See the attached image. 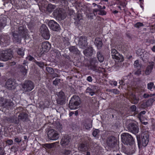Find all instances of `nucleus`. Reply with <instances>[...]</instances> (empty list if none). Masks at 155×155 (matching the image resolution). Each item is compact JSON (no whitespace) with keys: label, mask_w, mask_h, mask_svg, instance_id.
<instances>
[{"label":"nucleus","mask_w":155,"mask_h":155,"mask_svg":"<svg viewBox=\"0 0 155 155\" xmlns=\"http://www.w3.org/2000/svg\"><path fill=\"white\" fill-rule=\"evenodd\" d=\"M48 136L50 139L56 140L59 137V134L58 132L54 129L49 130L48 132Z\"/></svg>","instance_id":"obj_6"},{"label":"nucleus","mask_w":155,"mask_h":155,"mask_svg":"<svg viewBox=\"0 0 155 155\" xmlns=\"http://www.w3.org/2000/svg\"><path fill=\"white\" fill-rule=\"evenodd\" d=\"M88 148L86 145L84 144H81L78 147V150H79L85 152L87 150Z\"/></svg>","instance_id":"obj_30"},{"label":"nucleus","mask_w":155,"mask_h":155,"mask_svg":"<svg viewBox=\"0 0 155 155\" xmlns=\"http://www.w3.org/2000/svg\"><path fill=\"white\" fill-rule=\"evenodd\" d=\"M143 97L145 98H147L149 97H150V94L145 93L143 95Z\"/></svg>","instance_id":"obj_61"},{"label":"nucleus","mask_w":155,"mask_h":155,"mask_svg":"<svg viewBox=\"0 0 155 155\" xmlns=\"http://www.w3.org/2000/svg\"><path fill=\"white\" fill-rule=\"evenodd\" d=\"M146 112L145 110L141 111L137 115V117L139 120H141L143 117V115L146 114Z\"/></svg>","instance_id":"obj_42"},{"label":"nucleus","mask_w":155,"mask_h":155,"mask_svg":"<svg viewBox=\"0 0 155 155\" xmlns=\"http://www.w3.org/2000/svg\"><path fill=\"white\" fill-rule=\"evenodd\" d=\"M134 66L135 68L137 69L140 68L141 66V65L139 64V61L138 60H137L134 61Z\"/></svg>","instance_id":"obj_43"},{"label":"nucleus","mask_w":155,"mask_h":155,"mask_svg":"<svg viewBox=\"0 0 155 155\" xmlns=\"http://www.w3.org/2000/svg\"><path fill=\"white\" fill-rule=\"evenodd\" d=\"M141 71L139 68L138 69V70L135 71L134 74L137 76H139L141 74Z\"/></svg>","instance_id":"obj_54"},{"label":"nucleus","mask_w":155,"mask_h":155,"mask_svg":"<svg viewBox=\"0 0 155 155\" xmlns=\"http://www.w3.org/2000/svg\"><path fill=\"white\" fill-rule=\"evenodd\" d=\"M22 86L23 91L25 92L31 91L34 87L33 83L31 81H25Z\"/></svg>","instance_id":"obj_5"},{"label":"nucleus","mask_w":155,"mask_h":155,"mask_svg":"<svg viewBox=\"0 0 155 155\" xmlns=\"http://www.w3.org/2000/svg\"><path fill=\"white\" fill-rule=\"evenodd\" d=\"M117 140L114 137L111 136L108 137L107 140V144L110 148H114L117 144Z\"/></svg>","instance_id":"obj_7"},{"label":"nucleus","mask_w":155,"mask_h":155,"mask_svg":"<svg viewBox=\"0 0 155 155\" xmlns=\"http://www.w3.org/2000/svg\"><path fill=\"white\" fill-rule=\"evenodd\" d=\"M34 26V24L32 22H30L28 25V27L30 28H31Z\"/></svg>","instance_id":"obj_63"},{"label":"nucleus","mask_w":155,"mask_h":155,"mask_svg":"<svg viewBox=\"0 0 155 155\" xmlns=\"http://www.w3.org/2000/svg\"><path fill=\"white\" fill-rule=\"evenodd\" d=\"M35 63L41 68H43L44 66L45 63L42 61H38L36 60H34Z\"/></svg>","instance_id":"obj_38"},{"label":"nucleus","mask_w":155,"mask_h":155,"mask_svg":"<svg viewBox=\"0 0 155 155\" xmlns=\"http://www.w3.org/2000/svg\"><path fill=\"white\" fill-rule=\"evenodd\" d=\"M132 103L134 104H137L138 101L139 99L137 98L135 96H134L132 99Z\"/></svg>","instance_id":"obj_46"},{"label":"nucleus","mask_w":155,"mask_h":155,"mask_svg":"<svg viewBox=\"0 0 155 155\" xmlns=\"http://www.w3.org/2000/svg\"><path fill=\"white\" fill-rule=\"evenodd\" d=\"M46 69L48 72L50 74H52L54 73V71L51 68L47 67Z\"/></svg>","instance_id":"obj_44"},{"label":"nucleus","mask_w":155,"mask_h":155,"mask_svg":"<svg viewBox=\"0 0 155 155\" xmlns=\"http://www.w3.org/2000/svg\"><path fill=\"white\" fill-rule=\"evenodd\" d=\"M97 8L94 9L93 10V13L94 14V15L95 16L96 15H97V14H95V12H99V11L101 9H102V7L101 6L99 5H97Z\"/></svg>","instance_id":"obj_39"},{"label":"nucleus","mask_w":155,"mask_h":155,"mask_svg":"<svg viewBox=\"0 0 155 155\" xmlns=\"http://www.w3.org/2000/svg\"><path fill=\"white\" fill-rule=\"evenodd\" d=\"M12 51L11 50L5 51L0 55V60L6 61L11 59L13 57Z\"/></svg>","instance_id":"obj_4"},{"label":"nucleus","mask_w":155,"mask_h":155,"mask_svg":"<svg viewBox=\"0 0 155 155\" xmlns=\"http://www.w3.org/2000/svg\"><path fill=\"white\" fill-rule=\"evenodd\" d=\"M18 118L20 120L25 121L28 118V114L25 112L21 113L18 115Z\"/></svg>","instance_id":"obj_25"},{"label":"nucleus","mask_w":155,"mask_h":155,"mask_svg":"<svg viewBox=\"0 0 155 155\" xmlns=\"http://www.w3.org/2000/svg\"><path fill=\"white\" fill-rule=\"evenodd\" d=\"M14 140L15 142L19 143L21 142V138H18L17 137H15Z\"/></svg>","instance_id":"obj_53"},{"label":"nucleus","mask_w":155,"mask_h":155,"mask_svg":"<svg viewBox=\"0 0 155 155\" xmlns=\"http://www.w3.org/2000/svg\"><path fill=\"white\" fill-rule=\"evenodd\" d=\"M27 63L26 61H24L23 64V65H21L19 67V68L21 71L24 75H25L27 72L28 70V67L27 65H26Z\"/></svg>","instance_id":"obj_19"},{"label":"nucleus","mask_w":155,"mask_h":155,"mask_svg":"<svg viewBox=\"0 0 155 155\" xmlns=\"http://www.w3.org/2000/svg\"><path fill=\"white\" fill-rule=\"evenodd\" d=\"M25 49L23 48H18L17 50V52L18 55L23 56L24 55V51Z\"/></svg>","instance_id":"obj_33"},{"label":"nucleus","mask_w":155,"mask_h":155,"mask_svg":"<svg viewBox=\"0 0 155 155\" xmlns=\"http://www.w3.org/2000/svg\"><path fill=\"white\" fill-rule=\"evenodd\" d=\"M40 31L42 36L46 40H48L50 37V35L47 26L44 24L41 26Z\"/></svg>","instance_id":"obj_3"},{"label":"nucleus","mask_w":155,"mask_h":155,"mask_svg":"<svg viewBox=\"0 0 155 155\" xmlns=\"http://www.w3.org/2000/svg\"><path fill=\"white\" fill-rule=\"evenodd\" d=\"M5 86L7 89L9 90H12L15 89L16 84L14 80L9 79L6 81Z\"/></svg>","instance_id":"obj_11"},{"label":"nucleus","mask_w":155,"mask_h":155,"mask_svg":"<svg viewBox=\"0 0 155 155\" xmlns=\"http://www.w3.org/2000/svg\"><path fill=\"white\" fill-rule=\"evenodd\" d=\"M13 28H12V34L13 36V39L14 41L17 42H20L21 41V39L19 38V35L18 34L15 32V31H13Z\"/></svg>","instance_id":"obj_24"},{"label":"nucleus","mask_w":155,"mask_h":155,"mask_svg":"<svg viewBox=\"0 0 155 155\" xmlns=\"http://www.w3.org/2000/svg\"><path fill=\"white\" fill-rule=\"evenodd\" d=\"M87 39L84 36H81L79 38L78 45L82 49H85L87 46Z\"/></svg>","instance_id":"obj_12"},{"label":"nucleus","mask_w":155,"mask_h":155,"mask_svg":"<svg viewBox=\"0 0 155 155\" xmlns=\"http://www.w3.org/2000/svg\"><path fill=\"white\" fill-rule=\"evenodd\" d=\"M58 98H65V94L64 92L61 91L59 92L58 94Z\"/></svg>","instance_id":"obj_41"},{"label":"nucleus","mask_w":155,"mask_h":155,"mask_svg":"<svg viewBox=\"0 0 155 155\" xmlns=\"http://www.w3.org/2000/svg\"><path fill=\"white\" fill-rule=\"evenodd\" d=\"M149 54L147 52H144L143 54L142 57L143 60V61H146L149 58Z\"/></svg>","instance_id":"obj_37"},{"label":"nucleus","mask_w":155,"mask_h":155,"mask_svg":"<svg viewBox=\"0 0 155 155\" xmlns=\"http://www.w3.org/2000/svg\"><path fill=\"white\" fill-rule=\"evenodd\" d=\"M71 153V150L66 149H62L61 151V153L62 155H68Z\"/></svg>","instance_id":"obj_34"},{"label":"nucleus","mask_w":155,"mask_h":155,"mask_svg":"<svg viewBox=\"0 0 155 155\" xmlns=\"http://www.w3.org/2000/svg\"><path fill=\"white\" fill-rule=\"evenodd\" d=\"M86 92L87 93H89L91 96H93L95 94L94 90L89 87L87 88Z\"/></svg>","instance_id":"obj_32"},{"label":"nucleus","mask_w":155,"mask_h":155,"mask_svg":"<svg viewBox=\"0 0 155 155\" xmlns=\"http://www.w3.org/2000/svg\"><path fill=\"white\" fill-rule=\"evenodd\" d=\"M93 51L94 49L92 47H89L83 51V53L86 56H91L93 55Z\"/></svg>","instance_id":"obj_21"},{"label":"nucleus","mask_w":155,"mask_h":155,"mask_svg":"<svg viewBox=\"0 0 155 155\" xmlns=\"http://www.w3.org/2000/svg\"><path fill=\"white\" fill-rule=\"evenodd\" d=\"M64 11L61 8H57L53 12L54 16L60 19H63L64 18Z\"/></svg>","instance_id":"obj_9"},{"label":"nucleus","mask_w":155,"mask_h":155,"mask_svg":"<svg viewBox=\"0 0 155 155\" xmlns=\"http://www.w3.org/2000/svg\"><path fill=\"white\" fill-rule=\"evenodd\" d=\"M109 91L116 94H119L120 93V92L119 91H118L117 89H115L110 90Z\"/></svg>","instance_id":"obj_50"},{"label":"nucleus","mask_w":155,"mask_h":155,"mask_svg":"<svg viewBox=\"0 0 155 155\" xmlns=\"http://www.w3.org/2000/svg\"><path fill=\"white\" fill-rule=\"evenodd\" d=\"M122 142L125 145H132L135 144V141L133 137L127 133H123L121 135Z\"/></svg>","instance_id":"obj_1"},{"label":"nucleus","mask_w":155,"mask_h":155,"mask_svg":"<svg viewBox=\"0 0 155 155\" xmlns=\"http://www.w3.org/2000/svg\"><path fill=\"white\" fill-rule=\"evenodd\" d=\"M154 86L153 82H150L147 84V89L151 90Z\"/></svg>","instance_id":"obj_48"},{"label":"nucleus","mask_w":155,"mask_h":155,"mask_svg":"<svg viewBox=\"0 0 155 155\" xmlns=\"http://www.w3.org/2000/svg\"><path fill=\"white\" fill-rule=\"evenodd\" d=\"M28 57L29 61H32L33 60H35L34 58L31 56L30 55Z\"/></svg>","instance_id":"obj_64"},{"label":"nucleus","mask_w":155,"mask_h":155,"mask_svg":"<svg viewBox=\"0 0 155 155\" xmlns=\"http://www.w3.org/2000/svg\"><path fill=\"white\" fill-rule=\"evenodd\" d=\"M56 5H53L51 4H48L47 7V10L49 12H51L56 8Z\"/></svg>","instance_id":"obj_36"},{"label":"nucleus","mask_w":155,"mask_h":155,"mask_svg":"<svg viewBox=\"0 0 155 155\" xmlns=\"http://www.w3.org/2000/svg\"><path fill=\"white\" fill-rule=\"evenodd\" d=\"M12 123H14L16 124H18L19 123V118L18 119L17 117H13V118H11Z\"/></svg>","instance_id":"obj_40"},{"label":"nucleus","mask_w":155,"mask_h":155,"mask_svg":"<svg viewBox=\"0 0 155 155\" xmlns=\"http://www.w3.org/2000/svg\"><path fill=\"white\" fill-rule=\"evenodd\" d=\"M99 132L100 131L99 130L95 129L93 131L92 134L94 137H96L97 136V135L99 133Z\"/></svg>","instance_id":"obj_52"},{"label":"nucleus","mask_w":155,"mask_h":155,"mask_svg":"<svg viewBox=\"0 0 155 155\" xmlns=\"http://www.w3.org/2000/svg\"><path fill=\"white\" fill-rule=\"evenodd\" d=\"M80 98L78 96H73L70 101L69 103L70 109L73 110L78 108L80 103Z\"/></svg>","instance_id":"obj_2"},{"label":"nucleus","mask_w":155,"mask_h":155,"mask_svg":"<svg viewBox=\"0 0 155 155\" xmlns=\"http://www.w3.org/2000/svg\"><path fill=\"white\" fill-rule=\"evenodd\" d=\"M154 64L153 62H149V65L147 66L145 71L146 75H149L151 72L153 68Z\"/></svg>","instance_id":"obj_22"},{"label":"nucleus","mask_w":155,"mask_h":155,"mask_svg":"<svg viewBox=\"0 0 155 155\" xmlns=\"http://www.w3.org/2000/svg\"><path fill=\"white\" fill-rule=\"evenodd\" d=\"M57 102V104L60 105H63L65 103V98H58Z\"/></svg>","instance_id":"obj_35"},{"label":"nucleus","mask_w":155,"mask_h":155,"mask_svg":"<svg viewBox=\"0 0 155 155\" xmlns=\"http://www.w3.org/2000/svg\"><path fill=\"white\" fill-rule=\"evenodd\" d=\"M50 45L48 42L47 41L43 42L42 43V50L44 51H46L50 49Z\"/></svg>","instance_id":"obj_26"},{"label":"nucleus","mask_w":155,"mask_h":155,"mask_svg":"<svg viewBox=\"0 0 155 155\" xmlns=\"http://www.w3.org/2000/svg\"><path fill=\"white\" fill-rule=\"evenodd\" d=\"M127 128L130 132L135 134H137L139 132V128L136 124L131 123L127 126Z\"/></svg>","instance_id":"obj_10"},{"label":"nucleus","mask_w":155,"mask_h":155,"mask_svg":"<svg viewBox=\"0 0 155 155\" xmlns=\"http://www.w3.org/2000/svg\"><path fill=\"white\" fill-rule=\"evenodd\" d=\"M106 14V12L104 10H102V9H101L99 12L98 13V14L99 15H105Z\"/></svg>","instance_id":"obj_51"},{"label":"nucleus","mask_w":155,"mask_h":155,"mask_svg":"<svg viewBox=\"0 0 155 155\" xmlns=\"http://www.w3.org/2000/svg\"><path fill=\"white\" fill-rule=\"evenodd\" d=\"M87 80L89 82H91L93 80L91 76H89L87 77Z\"/></svg>","instance_id":"obj_62"},{"label":"nucleus","mask_w":155,"mask_h":155,"mask_svg":"<svg viewBox=\"0 0 155 155\" xmlns=\"http://www.w3.org/2000/svg\"><path fill=\"white\" fill-rule=\"evenodd\" d=\"M54 146L53 143H45L43 144V147H45L48 149H50L53 147Z\"/></svg>","instance_id":"obj_45"},{"label":"nucleus","mask_w":155,"mask_h":155,"mask_svg":"<svg viewBox=\"0 0 155 155\" xmlns=\"http://www.w3.org/2000/svg\"><path fill=\"white\" fill-rule=\"evenodd\" d=\"M6 39L4 41L6 43H8L10 42V38L8 36H6Z\"/></svg>","instance_id":"obj_60"},{"label":"nucleus","mask_w":155,"mask_h":155,"mask_svg":"<svg viewBox=\"0 0 155 155\" xmlns=\"http://www.w3.org/2000/svg\"><path fill=\"white\" fill-rule=\"evenodd\" d=\"M97 56L98 59L100 62H102L104 61V57L100 51H98L97 52Z\"/></svg>","instance_id":"obj_29"},{"label":"nucleus","mask_w":155,"mask_h":155,"mask_svg":"<svg viewBox=\"0 0 155 155\" xmlns=\"http://www.w3.org/2000/svg\"><path fill=\"white\" fill-rule=\"evenodd\" d=\"M154 101H155V98H150L146 101L145 105L147 107L151 106Z\"/></svg>","instance_id":"obj_31"},{"label":"nucleus","mask_w":155,"mask_h":155,"mask_svg":"<svg viewBox=\"0 0 155 155\" xmlns=\"http://www.w3.org/2000/svg\"><path fill=\"white\" fill-rule=\"evenodd\" d=\"M143 25V24L140 22H138L134 25V27L137 28H139L140 27Z\"/></svg>","instance_id":"obj_49"},{"label":"nucleus","mask_w":155,"mask_h":155,"mask_svg":"<svg viewBox=\"0 0 155 155\" xmlns=\"http://www.w3.org/2000/svg\"><path fill=\"white\" fill-rule=\"evenodd\" d=\"M98 62L95 58H92L90 61V64L89 65V68L94 71H97L98 70L97 65Z\"/></svg>","instance_id":"obj_15"},{"label":"nucleus","mask_w":155,"mask_h":155,"mask_svg":"<svg viewBox=\"0 0 155 155\" xmlns=\"http://www.w3.org/2000/svg\"><path fill=\"white\" fill-rule=\"evenodd\" d=\"M69 50L71 52L75 54H79L80 53L77 48L75 46H70L69 47Z\"/></svg>","instance_id":"obj_28"},{"label":"nucleus","mask_w":155,"mask_h":155,"mask_svg":"<svg viewBox=\"0 0 155 155\" xmlns=\"http://www.w3.org/2000/svg\"><path fill=\"white\" fill-rule=\"evenodd\" d=\"M84 123V127L87 130H89L92 127V121L91 119H88L85 120Z\"/></svg>","instance_id":"obj_20"},{"label":"nucleus","mask_w":155,"mask_h":155,"mask_svg":"<svg viewBox=\"0 0 155 155\" xmlns=\"http://www.w3.org/2000/svg\"><path fill=\"white\" fill-rule=\"evenodd\" d=\"M6 18L2 17H0V31L6 26Z\"/></svg>","instance_id":"obj_27"},{"label":"nucleus","mask_w":155,"mask_h":155,"mask_svg":"<svg viewBox=\"0 0 155 155\" xmlns=\"http://www.w3.org/2000/svg\"><path fill=\"white\" fill-rule=\"evenodd\" d=\"M149 141V135L147 131L143 132L142 134V143L143 146L146 147Z\"/></svg>","instance_id":"obj_13"},{"label":"nucleus","mask_w":155,"mask_h":155,"mask_svg":"<svg viewBox=\"0 0 155 155\" xmlns=\"http://www.w3.org/2000/svg\"><path fill=\"white\" fill-rule=\"evenodd\" d=\"M13 104V103L11 100L4 99L1 104V106L4 108H8L10 107H12Z\"/></svg>","instance_id":"obj_14"},{"label":"nucleus","mask_w":155,"mask_h":155,"mask_svg":"<svg viewBox=\"0 0 155 155\" xmlns=\"http://www.w3.org/2000/svg\"><path fill=\"white\" fill-rule=\"evenodd\" d=\"M71 140L70 136L65 135L62 137L61 141V144L62 146L64 147L68 145Z\"/></svg>","instance_id":"obj_17"},{"label":"nucleus","mask_w":155,"mask_h":155,"mask_svg":"<svg viewBox=\"0 0 155 155\" xmlns=\"http://www.w3.org/2000/svg\"><path fill=\"white\" fill-rule=\"evenodd\" d=\"M94 43L95 45L97 46L98 49H101L103 43L102 39L99 38H97L95 39Z\"/></svg>","instance_id":"obj_23"},{"label":"nucleus","mask_w":155,"mask_h":155,"mask_svg":"<svg viewBox=\"0 0 155 155\" xmlns=\"http://www.w3.org/2000/svg\"><path fill=\"white\" fill-rule=\"evenodd\" d=\"M136 137L137 140L138 144L139 147H140V144L141 143L140 142V137L138 135H136Z\"/></svg>","instance_id":"obj_57"},{"label":"nucleus","mask_w":155,"mask_h":155,"mask_svg":"<svg viewBox=\"0 0 155 155\" xmlns=\"http://www.w3.org/2000/svg\"><path fill=\"white\" fill-rule=\"evenodd\" d=\"M18 33L19 36L22 38L24 37L28 32V30L26 27L24 26H21L18 27Z\"/></svg>","instance_id":"obj_18"},{"label":"nucleus","mask_w":155,"mask_h":155,"mask_svg":"<svg viewBox=\"0 0 155 155\" xmlns=\"http://www.w3.org/2000/svg\"><path fill=\"white\" fill-rule=\"evenodd\" d=\"M18 146L14 145L11 147V149L12 151L16 152L18 150Z\"/></svg>","instance_id":"obj_47"},{"label":"nucleus","mask_w":155,"mask_h":155,"mask_svg":"<svg viewBox=\"0 0 155 155\" xmlns=\"http://www.w3.org/2000/svg\"><path fill=\"white\" fill-rule=\"evenodd\" d=\"M111 53L112 58L116 59L118 62H122L124 61V58L123 56L120 55L116 49H112Z\"/></svg>","instance_id":"obj_8"},{"label":"nucleus","mask_w":155,"mask_h":155,"mask_svg":"<svg viewBox=\"0 0 155 155\" xmlns=\"http://www.w3.org/2000/svg\"><path fill=\"white\" fill-rule=\"evenodd\" d=\"M60 79L56 78L55 79L54 81H53V84L55 85H56L58 84V83L60 82Z\"/></svg>","instance_id":"obj_56"},{"label":"nucleus","mask_w":155,"mask_h":155,"mask_svg":"<svg viewBox=\"0 0 155 155\" xmlns=\"http://www.w3.org/2000/svg\"><path fill=\"white\" fill-rule=\"evenodd\" d=\"M48 25L50 28L53 31H57L60 30L59 25L53 20L49 21Z\"/></svg>","instance_id":"obj_16"},{"label":"nucleus","mask_w":155,"mask_h":155,"mask_svg":"<svg viewBox=\"0 0 155 155\" xmlns=\"http://www.w3.org/2000/svg\"><path fill=\"white\" fill-rule=\"evenodd\" d=\"M7 143L9 145H11L13 143V141L12 140L9 139L7 140Z\"/></svg>","instance_id":"obj_59"},{"label":"nucleus","mask_w":155,"mask_h":155,"mask_svg":"<svg viewBox=\"0 0 155 155\" xmlns=\"http://www.w3.org/2000/svg\"><path fill=\"white\" fill-rule=\"evenodd\" d=\"M130 108L131 111L133 112L135 111L136 110V107L135 105L131 106L130 107Z\"/></svg>","instance_id":"obj_58"},{"label":"nucleus","mask_w":155,"mask_h":155,"mask_svg":"<svg viewBox=\"0 0 155 155\" xmlns=\"http://www.w3.org/2000/svg\"><path fill=\"white\" fill-rule=\"evenodd\" d=\"M144 51V49H139L137 51V52L138 54L139 55H141V53H143Z\"/></svg>","instance_id":"obj_55"}]
</instances>
